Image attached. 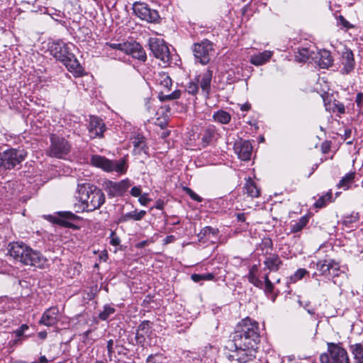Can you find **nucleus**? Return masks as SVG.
<instances>
[{
  "instance_id": "f3484780",
  "label": "nucleus",
  "mask_w": 363,
  "mask_h": 363,
  "mask_svg": "<svg viewBox=\"0 0 363 363\" xmlns=\"http://www.w3.org/2000/svg\"><path fill=\"white\" fill-rule=\"evenodd\" d=\"M341 73L343 74H350L355 67V61L354 58V54L351 50L346 49L342 52L341 58Z\"/></svg>"
},
{
  "instance_id": "a211bd4d",
  "label": "nucleus",
  "mask_w": 363,
  "mask_h": 363,
  "mask_svg": "<svg viewBox=\"0 0 363 363\" xmlns=\"http://www.w3.org/2000/svg\"><path fill=\"white\" fill-rule=\"evenodd\" d=\"M62 62L75 77H79L82 74L84 69L73 53L67 57L65 60H63Z\"/></svg>"
},
{
  "instance_id": "f257e3e1",
  "label": "nucleus",
  "mask_w": 363,
  "mask_h": 363,
  "mask_svg": "<svg viewBox=\"0 0 363 363\" xmlns=\"http://www.w3.org/2000/svg\"><path fill=\"white\" fill-rule=\"evenodd\" d=\"M77 194L78 203L74 205L77 213L91 212L99 209L106 199L102 190L89 183L79 184Z\"/></svg>"
},
{
  "instance_id": "2f4dec72",
  "label": "nucleus",
  "mask_w": 363,
  "mask_h": 363,
  "mask_svg": "<svg viewBox=\"0 0 363 363\" xmlns=\"http://www.w3.org/2000/svg\"><path fill=\"white\" fill-rule=\"evenodd\" d=\"M151 323L149 320L143 321L138 326L137 333H136V338L139 339L140 337H143L145 335H147L151 328Z\"/></svg>"
},
{
  "instance_id": "473e14b6",
  "label": "nucleus",
  "mask_w": 363,
  "mask_h": 363,
  "mask_svg": "<svg viewBox=\"0 0 363 363\" xmlns=\"http://www.w3.org/2000/svg\"><path fill=\"white\" fill-rule=\"evenodd\" d=\"M308 223V218L306 216H302L295 223L291 225V233H296L302 230Z\"/></svg>"
},
{
  "instance_id": "13d9d810",
  "label": "nucleus",
  "mask_w": 363,
  "mask_h": 363,
  "mask_svg": "<svg viewBox=\"0 0 363 363\" xmlns=\"http://www.w3.org/2000/svg\"><path fill=\"white\" fill-rule=\"evenodd\" d=\"M141 188L140 186H133L130 190V194L134 197H138L141 195Z\"/></svg>"
},
{
  "instance_id": "bf43d9fd",
  "label": "nucleus",
  "mask_w": 363,
  "mask_h": 363,
  "mask_svg": "<svg viewBox=\"0 0 363 363\" xmlns=\"http://www.w3.org/2000/svg\"><path fill=\"white\" fill-rule=\"evenodd\" d=\"M352 130L351 128H346L345 130H344V134H343V137H344V140H350L352 138Z\"/></svg>"
},
{
  "instance_id": "393cba45",
  "label": "nucleus",
  "mask_w": 363,
  "mask_h": 363,
  "mask_svg": "<svg viewBox=\"0 0 363 363\" xmlns=\"http://www.w3.org/2000/svg\"><path fill=\"white\" fill-rule=\"evenodd\" d=\"M146 213V211L144 210L138 211L135 209L133 211L122 215L119 218V221L121 223H126L130 220L134 221H139L145 217Z\"/></svg>"
},
{
  "instance_id": "c03bdc74",
  "label": "nucleus",
  "mask_w": 363,
  "mask_h": 363,
  "mask_svg": "<svg viewBox=\"0 0 363 363\" xmlns=\"http://www.w3.org/2000/svg\"><path fill=\"white\" fill-rule=\"evenodd\" d=\"M107 352H108V360L109 362L113 361L114 357V341L113 340L111 339L107 341V345H106Z\"/></svg>"
},
{
  "instance_id": "cd10ccee",
  "label": "nucleus",
  "mask_w": 363,
  "mask_h": 363,
  "mask_svg": "<svg viewBox=\"0 0 363 363\" xmlns=\"http://www.w3.org/2000/svg\"><path fill=\"white\" fill-rule=\"evenodd\" d=\"M258 272V267L257 264L252 265L247 275V279L250 283L255 286L262 289L263 287V282L257 277V274Z\"/></svg>"
},
{
  "instance_id": "72a5a7b5",
  "label": "nucleus",
  "mask_w": 363,
  "mask_h": 363,
  "mask_svg": "<svg viewBox=\"0 0 363 363\" xmlns=\"http://www.w3.org/2000/svg\"><path fill=\"white\" fill-rule=\"evenodd\" d=\"M355 177L354 172H350L343 177L337 184L339 188L348 189L351 184L354 182Z\"/></svg>"
},
{
  "instance_id": "aec40b11",
  "label": "nucleus",
  "mask_w": 363,
  "mask_h": 363,
  "mask_svg": "<svg viewBox=\"0 0 363 363\" xmlns=\"http://www.w3.org/2000/svg\"><path fill=\"white\" fill-rule=\"evenodd\" d=\"M333 259H320L316 262H312L311 265H313V267L316 269V270L319 272H314L312 275L313 278H315L316 276L320 275L328 278V274H330V265L331 264Z\"/></svg>"
},
{
  "instance_id": "bb28decb",
  "label": "nucleus",
  "mask_w": 363,
  "mask_h": 363,
  "mask_svg": "<svg viewBox=\"0 0 363 363\" xmlns=\"http://www.w3.org/2000/svg\"><path fill=\"white\" fill-rule=\"evenodd\" d=\"M132 143L134 147V152L140 155L143 152H146V144L145 137L142 135H137L132 139Z\"/></svg>"
},
{
  "instance_id": "4468645a",
  "label": "nucleus",
  "mask_w": 363,
  "mask_h": 363,
  "mask_svg": "<svg viewBox=\"0 0 363 363\" xmlns=\"http://www.w3.org/2000/svg\"><path fill=\"white\" fill-rule=\"evenodd\" d=\"M87 128L90 138H102L106 130V125L101 118L92 116L90 117Z\"/></svg>"
},
{
  "instance_id": "1a4fd4ad",
  "label": "nucleus",
  "mask_w": 363,
  "mask_h": 363,
  "mask_svg": "<svg viewBox=\"0 0 363 363\" xmlns=\"http://www.w3.org/2000/svg\"><path fill=\"white\" fill-rule=\"evenodd\" d=\"M149 48L153 55L163 63L164 66L169 65L171 56L168 46L162 39L150 38L148 40Z\"/></svg>"
},
{
  "instance_id": "0e129e2a",
  "label": "nucleus",
  "mask_w": 363,
  "mask_h": 363,
  "mask_svg": "<svg viewBox=\"0 0 363 363\" xmlns=\"http://www.w3.org/2000/svg\"><path fill=\"white\" fill-rule=\"evenodd\" d=\"M175 240V237L174 235H167L164 239V244L167 245L171 242H173Z\"/></svg>"
},
{
  "instance_id": "6e6552de",
  "label": "nucleus",
  "mask_w": 363,
  "mask_h": 363,
  "mask_svg": "<svg viewBox=\"0 0 363 363\" xmlns=\"http://www.w3.org/2000/svg\"><path fill=\"white\" fill-rule=\"evenodd\" d=\"M50 145L47 150V154L52 157L64 158L71 150V144L64 138L56 135H50Z\"/></svg>"
},
{
  "instance_id": "39448f33",
  "label": "nucleus",
  "mask_w": 363,
  "mask_h": 363,
  "mask_svg": "<svg viewBox=\"0 0 363 363\" xmlns=\"http://www.w3.org/2000/svg\"><path fill=\"white\" fill-rule=\"evenodd\" d=\"M328 352L329 354L323 353L320 355L321 363H350L346 350L340 344L328 342Z\"/></svg>"
},
{
  "instance_id": "49530a36",
  "label": "nucleus",
  "mask_w": 363,
  "mask_h": 363,
  "mask_svg": "<svg viewBox=\"0 0 363 363\" xmlns=\"http://www.w3.org/2000/svg\"><path fill=\"white\" fill-rule=\"evenodd\" d=\"M128 43H106V47L115 50H118L125 52Z\"/></svg>"
},
{
  "instance_id": "7ed1b4c3",
  "label": "nucleus",
  "mask_w": 363,
  "mask_h": 363,
  "mask_svg": "<svg viewBox=\"0 0 363 363\" xmlns=\"http://www.w3.org/2000/svg\"><path fill=\"white\" fill-rule=\"evenodd\" d=\"M257 345H248L247 342L233 340L227 359L231 362L247 363L253 361L257 356Z\"/></svg>"
},
{
  "instance_id": "4be33fe9",
  "label": "nucleus",
  "mask_w": 363,
  "mask_h": 363,
  "mask_svg": "<svg viewBox=\"0 0 363 363\" xmlns=\"http://www.w3.org/2000/svg\"><path fill=\"white\" fill-rule=\"evenodd\" d=\"M265 267L271 272H277L282 265L281 258L276 254H271L264 261Z\"/></svg>"
},
{
  "instance_id": "864d4df0",
  "label": "nucleus",
  "mask_w": 363,
  "mask_h": 363,
  "mask_svg": "<svg viewBox=\"0 0 363 363\" xmlns=\"http://www.w3.org/2000/svg\"><path fill=\"white\" fill-rule=\"evenodd\" d=\"M334 107L331 108V107H328L326 106V108L328 109H332L333 112L335 111H337L338 113H344L345 111V106L341 104V103H337V104H334Z\"/></svg>"
},
{
  "instance_id": "680f3d73",
  "label": "nucleus",
  "mask_w": 363,
  "mask_h": 363,
  "mask_svg": "<svg viewBox=\"0 0 363 363\" xmlns=\"http://www.w3.org/2000/svg\"><path fill=\"white\" fill-rule=\"evenodd\" d=\"M363 100V94L359 92L356 96L355 102L358 106H361Z\"/></svg>"
},
{
  "instance_id": "6e6d98bb",
  "label": "nucleus",
  "mask_w": 363,
  "mask_h": 363,
  "mask_svg": "<svg viewBox=\"0 0 363 363\" xmlns=\"http://www.w3.org/2000/svg\"><path fill=\"white\" fill-rule=\"evenodd\" d=\"M61 216L71 220H75L78 218L74 213L70 211L62 212Z\"/></svg>"
},
{
  "instance_id": "ddd939ff",
  "label": "nucleus",
  "mask_w": 363,
  "mask_h": 363,
  "mask_svg": "<svg viewBox=\"0 0 363 363\" xmlns=\"http://www.w3.org/2000/svg\"><path fill=\"white\" fill-rule=\"evenodd\" d=\"M70 46H72V45L67 44L62 40H58L52 43L50 47V50L51 54L56 59L62 62L63 60H65L67 57L72 54Z\"/></svg>"
},
{
  "instance_id": "2eb2a0df",
  "label": "nucleus",
  "mask_w": 363,
  "mask_h": 363,
  "mask_svg": "<svg viewBox=\"0 0 363 363\" xmlns=\"http://www.w3.org/2000/svg\"><path fill=\"white\" fill-rule=\"evenodd\" d=\"M234 150L241 160L247 161L250 160L252 146L248 140L239 139L234 143Z\"/></svg>"
},
{
  "instance_id": "69168bd1",
  "label": "nucleus",
  "mask_w": 363,
  "mask_h": 363,
  "mask_svg": "<svg viewBox=\"0 0 363 363\" xmlns=\"http://www.w3.org/2000/svg\"><path fill=\"white\" fill-rule=\"evenodd\" d=\"M191 278L194 282H199L200 281H202L201 275L199 274H191Z\"/></svg>"
},
{
  "instance_id": "9b49d317",
  "label": "nucleus",
  "mask_w": 363,
  "mask_h": 363,
  "mask_svg": "<svg viewBox=\"0 0 363 363\" xmlns=\"http://www.w3.org/2000/svg\"><path fill=\"white\" fill-rule=\"evenodd\" d=\"M213 52V43L205 40L199 43H195L193 46V52L195 58L202 65H206L211 60Z\"/></svg>"
},
{
  "instance_id": "7c9ffc66",
  "label": "nucleus",
  "mask_w": 363,
  "mask_h": 363,
  "mask_svg": "<svg viewBox=\"0 0 363 363\" xmlns=\"http://www.w3.org/2000/svg\"><path fill=\"white\" fill-rule=\"evenodd\" d=\"M213 118L221 124H228L231 120V116L227 111L219 110L213 113Z\"/></svg>"
},
{
  "instance_id": "5fc2aeb1",
  "label": "nucleus",
  "mask_w": 363,
  "mask_h": 363,
  "mask_svg": "<svg viewBox=\"0 0 363 363\" xmlns=\"http://www.w3.org/2000/svg\"><path fill=\"white\" fill-rule=\"evenodd\" d=\"M150 201L151 199L148 197V194L147 193L141 194L138 199V201L142 206H147Z\"/></svg>"
},
{
  "instance_id": "4c0bfd02",
  "label": "nucleus",
  "mask_w": 363,
  "mask_h": 363,
  "mask_svg": "<svg viewBox=\"0 0 363 363\" xmlns=\"http://www.w3.org/2000/svg\"><path fill=\"white\" fill-rule=\"evenodd\" d=\"M181 96V91L175 90L169 94H164L162 91H160L158 95V98L161 101L174 100L179 99Z\"/></svg>"
},
{
  "instance_id": "6ab92c4d",
  "label": "nucleus",
  "mask_w": 363,
  "mask_h": 363,
  "mask_svg": "<svg viewBox=\"0 0 363 363\" xmlns=\"http://www.w3.org/2000/svg\"><path fill=\"white\" fill-rule=\"evenodd\" d=\"M218 133L213 125H208L201 133V140L203 147H206L213 143L217 140Z\"/></svg>"
},
{
  "instance_id": "338daca9",
  "label": "nucleus",
  "mask_w": 363,
  "mask_h": 363,
  "mask_svg": "<svg viewBox=\"0 0 363 363\" xmlns=\"http://www.w3.org/2000/svg\"><path fill=\"white\" fill-rule=\"evenodd\" d=\"M237 219L239 222H245V213H240L236 215Z\"/></svg>"
},
{
  "instance_id": "052dcab7",
  "label": "nucleus",
  "mask_w": 363,
  "mask_h": 363,
  "mask_svg": "<svg viewBox=\"0 0 363 363\" xmlns=\"http://www.w3.org/2000/svg\"><path fill=\"white\" fill-rule=\"evenodd\" d=\"M201 275L202 277V281L203 280H207V281L213 280L215 277L214 274L212 273L203 274Z\"/></svg>"
},
{
  "instance_id": "c85d7f7f",
  "label": "nucleus",
  "mask_w": 363,
  "mask_h": 363,
  "mask_svg": "<svg viewBox=\"0 0 363 363\" xmlns=\"http://www.w3.org/2000/svg\"><path fill=\"white\" fill-rule=\"evenodd\" d=\"M245 193L252 198H257L259 196V189L256 186L255 183L251 178H248L244 186Z\"/></svg>"
},
{
  "instance_id": "58836bf2",
  "label": "nucleus",
  "mask_w": 363,
  "mask_h": 363,
  "mask_svg": "<svg viewBox=\"0 0 363 363\" xmlns=\"http://www.w3.org/2000/svg\"><path fill=\"white\" fill-rule=\"evenodd\" d=\"M332 199V193L330 191L327 192L324 195L320 196L318 200L315 201L314 206L315 208H323L326 206V204L331 201Z\"/></svg>"
},
{
  "instance_id": "09e8293b",
  "label": "nucleus",
  "mask_w": 363,
  "mask_h": 363,
  "mask_svg": "<svg viewBox=\"0 0 363 363\" xmlns=\"http://www.w3.org/2000/svg\"><path fill=\"white\" fill-rule=\"evenodd\" d=\"M359 214L357 213H353L350 216L345 217L343 220V223L345 225H349L353 223H356L359 220Z\"/></svg>"
},
{
  "instance_id": "c756f323",
  "label": "nucleus",
  "mask_w": 363,
  "mask_h": 363,
  "mask_svg": "<svg viewBox=\"0 0 363 363\" xmlns=\"http://www.w3.org/2000/svg\"><path fill=\"white\" fill-rule=\"evenodd\" d=\"M330 267V274H328V279H331L334 284H337V280L335 279L336 277H340L341 274H344V272L340 270V264L335 259H333Z\"/></svg>"
},
{
  "instance_id": "a19ab883",
  "label": "nucleus",
  "mask_w": 363,
  "mask_h": 363,
  "mask_svg": "<svg viewBox=\"0 0 363 363\" xmlns=\"http://www.w3.org/2000/svg\"><path fill=\"white\" fill-rule=\"evenodd\" d=\"M272 241L269 238L262 239V242L259 245V247L264 254H269L272 248Z\"/></svg>"
},
{
  "instance_id": "20e7f679",
  "label": "nucleus",
  "mask_w": 363,
  "mask_h": 363,
  "mask_svg": "<svg viewBox=\"0 0 363 363\" xmlns=\"http://www.w3.org/2000/svg\"><path fill=\"white\" fill-rule=\"evenodd\" d=\"M233 340L247 342L248 345H257L259 342L258 323L250 318H245L240 323Z\"/></svg>"
},
{
  "instance_id": "e2e57ef3",
  "label": "nucleus",
  "mask_w": 363,
  "mask_h": 363,
  "mask_svg": "<svg viewBox=\"0 0 363 363\" xmlns=\"http://www.w3.org/2000/svg\"><path fill=\"white\" fill-rule=\"evenodd\" d=\"M154 208H157L158 210H162L163 208H164V201L162 200H161V199H158L156 201Z\"/></svg>"
},
{
  "instance_id": "f03ea898",
  "label": "nucleus",
  "mask_w": 363,
  "mask_h": 363,
  "mask_svg": "<svg viewBox=\"0 0 363 363\" xmlns=\"http://www.w3.org/2000/svg\"><path fill=\"white\" fill-rule=\"evenodd\" d=\"M9 253L16 261L25 265L44 267L47 259L39 252L33 250L22 242H15L9 245Z\"/></svg>"
},
{
  "instance_id": "423d86ee",
  "label": "nucleus",
  "mask_w": 363,
  "mask_h": 363,
  "mask_svg": "<svg viewBox=\"0 0 363 363\" xmlns=\"http://www.w3.org/2000/svg\"><path fill=\"white\" fill-rule=\"evenodd\" d=\"M27 157V152L23 149L11 148L0 153V167L4 169H13L21 164Z\"/></svg>"
},
{
  "instance_id": "a878e982",
  "label": "nucleus",
  "mask_w": 363,
  "mask_h": 363,
  "mask_svg": "<svg viewBox=\"0 0 363 363\" xmlns=\"http://www.w3.org/2000/svg\"><path fill=\"white\" fill-rule=\"evenodd\" d=\"M318 64L320 68L325 69L332 66L333 63V58L330 51L326 50H320L318 52Z\"/></svg>"
},
{
  "instance_id": "412c9836",
  "label": "nucleus",
  "mask_w": 363,
  "mask_h": 363,
  "mask_svg": "<svg viewBox=\"0 0 363 363\" xmlns=\"http://www.w3.org/2000/svg\"><path fill=\"white\" fill-rule=\"evenodd\" d=\"M126 54L130 55L133 58L145 62L147 59L145 51L138 43H128Z\"/></svg>"
},
{
  "instance_id": "603ef678",
  "label": "nucleus",
  "mask_w": 363,
  "mask_h": 363,
  "mask_svg": "<svg viewBox=\"0 0 363 363\" xmlns=\"http://www.w3.org/2000/svg\"><path fill=\"white\" fill-rule=\"evenodd\" d=\"M338 23L342 25L345 28L350 29L354 28V26L347 21L344 16H339L337 18Z\"/></svg>"
},
{
  "instance_id": "b1692460",
  "label": "nucleus",
  "mask_w": 363,
  "mask_h": 363,
  "mask_svg": "<svg viewBox=\"0 0 363 363\" xmlns=\"http://www.w3.org/2000/svg\"><path fill=\"white\" fill-rule=\"evenodd\" d=\"M213 77V72L210 69H207L201 75H199L197 78H201L200 86L202 91L206 94H208L211 89V83Z\"/></svg>"
},
{
  "instance_id": "4d7b16f0",
  "label": "nucleus",
  "mask_w": 363,
  "mask_h": 363,
  "mask_svg": "<svg viewBox=\"0 0 363 363\" xmlns=\"http://www.w3.org/2000/svg\"><path fill=\"white\" fill-rule=\"evenodd\" d=\"M28 329V326L26 324L22 325L18 329H17L14 333L16 337H21L23 335L25 330Z\"/></svg>"
},
{
  "instance_id": "f8f14e48",
  "label": "nucleus",
  "mask_w": 363,
  "mask_h": 363,
  "mask_svg": "<svg viewBox=\"0 0 363 363\" xmlns=\"http://www.w3.org/2000/svg\"><path fill=\"white\" fill-rule=\"evenodd\" d=\"M130 185L128 179H123L118 182L108 180L104 184L105 191L111 197L122 196L129 188Z\"/></svg>"
},
{
  "instance_id": "5701e85b",
  "label": "nucleus",
  "mask_w": 363,
  "mask_h": 363,
  "mask_svg": "<svg viewBox=\"0 0 363 363\" xmlns=\"http://www.w3.org/2000/svg\"><path fill=\"white\" fill-rule=\"evenodd\" d=\"M273 52L270 50H264L258 54L250 56V62L256 66L262 65L268 62L272 57Z\"/></svg>"
},
{
  "instance_id": "c9c22d12",
  "label": "nucleus",
  "mask_w": 363,
  "mask_h": 363,
  "mask_svg": "<svg viewBox=\"0 0 363 363\" xmlns=\"http://www.w3.org/2000/svg\"><path fill=\"white\" fill-rule=\"evenodd\" d=\"M351 347L355 362L363 363V346L361 344H356Z\"/></svg>"
},
{
  "instance_id": "e433bc0d",
  "label": "nucleus",
  "mask_w": 363,
  "mask_h": 363,
  "mask_svg": "<svg viewBox=\"0 0 363 363\" xmlns=\"http://www.w3.org/2000/svg\"><path fill=\"white\" fill-rule=\"evenodd\" d=\"M157 80L162 86L166 88L167 90H169L172 86V79L165 72L160 73Z\"/></svg>"
},
{
  "instance_id": "8fccbe9b",
  "label": "nucleus",
  "mask_w": 363,
  "mask_h": 363,
  "mask_svg": "<svg viewBox=\"0 0 363 363\" xmlns=\"http://www.w3.org/2000/svg\"><path fill=\"white\" fill-rule=\"evenodd\" d=\"M184 191L190 196V198L196 201L197 202H201L202 198L199 196L198 194H196L193 190H191L190 188L185 186L184 187Z\"/></svg>"
},
{
  "instance_id": "ea45409f",
  "label": "nucleus",
  "mask_w": 363,
  "mask_h": 363,
  "mask_svg": "<svg viewBox=\"0 0 363 363\" xmlns=\"http://www.w3.org/2000/svg\"><path fill=\"white\" fill-rule=\"evenodd\" d=\"M199 78L196 77L194 80L189 82L186 85V90L189 94L195 95L199 91Z\"/></svg>"
},
{
  "instance_id": "3c124183",
  "label": "nucleus",
  "mask_w": 363,
  "mask_h": 363,
  "mask_svg": "<svg viewBox=\"0 0 363 363\" xmlns=\"http://www.w3.org/2000/svg\"><path fill=\"white\" fill-rule=\"evenodd\" d=\"M298 303H299V305L301 306H302L304 309H306L310 315H315V310L310 307L311 303L309 301L303 302L302 301L298 300Z\"/></svg>"
},
{
  "instance_id": "0eeeda50",
  "label": "nucleus",
  "mask_w": 363,
  "mask_h": 363,
  "mask_svg": "<svg viewBox=\"0 0 363 363\" xmlns=\"http://www.w3.org/2000/svg\"><path fill=\"white\" fill-rule=\"evenodd\" d=\"M91 164L101 168L106 172H116L123 174L126 172V162L125 159L119 160H110L100 155H93L91 159Z\"/></svg>"
},
{
  "instance_id": "9d476101",
  "label": "nucleus",
  "mask_w": 363,
  "mask_h": 363,
  "mask_svg": "<svg viewBox=\"0 0 363 363\" xmlns=\"http://www.w3.org/2000/svg\"><path fill=\"white\" fill-rule=\"evenodd\" d=\"M134 14L143 21L148 23H156L160 18L157 11L149 8L147 4L136 1L133 4Z\"/></svg>"
},
{
  "instance_id": "de8ad7c7",
  "label": "nucleus",
  "mask_w": 363,
  "mask_h": 363,
  "mask_svg": "<svg viewBox=\"0 0 363 363\" xmlns=\"http://www.w3.org/2000/svg\"><path fill=\"white\" fill-rule=\"evenodd\" d=\"M264 292L266 294H271L273 292L274 290V284L273 283L269 280V275L266 274L264 277Z\"/></svg>"
},
{
  "instance_id": "774afa93",
  "label": "nucleus",
  "mask_w": 363,
  "mask_h": 363,
  "mask_svg": "<svg viewBox=\"0 0 363 363\" xmlns=\"http://www.w3.org/2000/svg\"><path fill=\"white\" fill-rule=\"evenodd\" d=\"M250 108V104L246 103L245 104H242L240 107L241 111H247Z\"/></svg>"
},
{
  "instance_id": "f704fd0d",
  "label": "nucleus",
  "mask_w": 363,
  "mask_h": 363,
  "mask_svg": "<svg viewBox=\"0 0 363 363\" xmlns=\"http://www.w3.org/2000/svg\"><path fill=\"white\" fill-rule=\"evenodd\" d=\"M311 57V52L308 48H299L296 52L295 60L298 62H306Z\"/></svg>"
},
{
  "instance_id": "37998d69",
  "label": "nucleus",
  "mask_w": 363,
  "mask_h": 363,
  "mask_svg": "<svg viewBox=\"0 0 363 363\" xmlns=\"http://www.w3.org/2000/svg\"><path fill=\"white\" fill-rule=\"evenodd\" d=\"M218 232V230L217 229H215L211 226H206L201 230L199 236L201 239H202L203 236H209L211 234L213 235H216Z\"/></svg>"
},
{
  "instance_id": "dca6fc26",
  "label": "nucleus",
  "mask_w": 363,
  "mask_h": 363,
  "mask_svg": "<svg viewBox=\"0 0 363 363\" xmlns=\"http://www.w3.org/2000/svg\"><path fill=\"white\" fill-rule=\"evenodd\" d=\"M60 320V314L58 308L50 307L42 315L39 323L48 327L55 325Z\"/></svg>"
},
{
  "instance_id": "79ce46f5",
  "label": "nucleus",
  "mask_w": 363,
  "mask_h": 363,
  "mask_svg": "<svg viewBox=\"0 0 363 363\" xmlns=\"http://www.w3.org/2000/svg\"><path fill=\"white\" fill-rule=\"evenodd\" d=\"M115 308L110 306H105L104 310L99 313V317L102 320H107L111 315L114 313Z\"/></svg>"
},
{
  "instance_id": "a18cd8bd",
  "label": "nucleus",
  "mask_w": 363,
  "mask_h": 363,
  "mask_svg": "<svg viewBox=\"0 0 363 363\" xmlns=\"http://www.w3.org/2000/svg\"><path fill=\"white\" fill-rule=\"evenodd\" d=\"M306 274H308V271L306 269L300 268L291 277V280L293 282H296L303 278Z\"/></svg>"
}]
</instances>
